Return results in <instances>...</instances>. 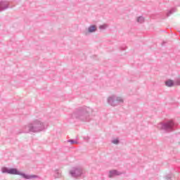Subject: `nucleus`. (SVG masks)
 <instances>
[{
	"label": "nucleus",
	"mask_w": 180,
	"mask_h": 180,
	"mask_svg": "<svg viewBox=\"0 0 180 180\" xmlns=\"http://www.w3.org/2000/svg\"><path fill=\"white\" fill-rule=\"evenodd\" d=\"M7 171H9L8 169H6V168H3L2 169V172L5 173V172H8Z\"/></svg>",
	"instance_id": "8"
},
{
	"label": "nucleus",
	"mask_w": 180,
	"mask_h": 180,
	"mask_svg": "<svg viewBox=\"0 0 180 180\" xmlns=\"http://www.w3.org/2000/svg\"><path fill=\"white\" fill-rule=\"evenodd\" d=\"M115 175H120V173L116 170H112L110 172L109 177L110 178H113V176H115Z\"/></svg>",
	"instance_id": "2"
},
{
	"label": "nucleus",
	"mask_w": 180,
	"mask_h": 180,
	"mask_svg": "<svg viewBox=\"0 0 180 180\" xmlns=\"http://www.w3.org/2000/svg\"><path fill=\"white\" fill-rule=\"evenodd\" d=\"M105 25H101L99 27V29H105Z\"/></svg>",
	"instance_id": "9"
},
{
	"label": "nucleus",
	"mask_w": 180,
	"mask_h": 180,
	"mask_svg": "<svg viewBox=\"0 0 180 180\" xmlns=\"http://www.w3.org/2000/svg\"><path fill=\"white\" fill-rule=\"evenodd\" d=\"M75 143L72 142V144H75Z\"/></svg>",
	"instance_id": "11"
},
{
	"label": "nucleus",
	"mask_w": 180,
	"mask_h": 180,
	"mask_svg": "<svg viewBox=\"0 0 180 180\" xmlns=\"http://www.w3.org/2000/svg\"><path fill=\"white\" fill-rule=\"evenodd\" d=\"M7 174H11L13 175H22L23 178H25V179H30V178H32V176L20 174V172H19V171H18L16 169H10L7 170Z\"/></svg>",
	"instance_id": "1"
},
{
	"label": "nucleus",
	"mask_w": 180,
	"mask_h": 180,
	"mask_svg": "<svg viewBox=\"0 0 180 180\" xmlns=\"http://www.w3.org/2000/svg\"><path fill=\"white\" fill-rule=\"evenodd\" d=\"M113 144H119V139H116L112 141Z\"/></svg>",
	"instance_id": "7"
},
{
	"label": "nucleus",
	"mask_w": 180,
	"mask_h": 180,
	"mask_svg": "<svg viewBox=\"0 0 180 180\" xmlns=\"http://www.w3.org/2000/svg\"><path fill=\"white\" fill-rule=\"evenodd\" d=\"M138 22H139L140 23H143V22H144V18L143 17H139L138 19H137Z\"/></svg>",
	"instance_id": "6"
},
{
	"label": "nucleus",
	"mask_w": 180,
	"mask_h": 180,
	"mask_svg": "<svg viewBox=\"0 0 180 180\" xmlns=\"http://www.w3.org/2000/svg\"><path fill=\"white\" fill-rule=\"evenodd\" d=\"M172 126V122L170 123L169 127H171Z\"/></svg>",
	"instance_id": "10"
},
{
	"label": "nucleus",
	"mask_w": 180,
	"mask_h": 180,
	"mask_svg": "<svg viewBox=\"0 0 180 180\" xmlns=\"http://www.w3.org/2000/svg\"><path fill=\"white\" fill-rule=\"evenodd\" d=\"M165 84L167 86H174V82L172 80H167L165 82Z\"/></svg>",
	"instance_id": "4"
},
{
	"label": "nucleus",
	"mask_w": 180,
	"mask_h": 180,
	"mask_svg": "<svg viewBox=\"0 0 180 180\" xmlns=\"http://www.w3.org/2000/svg\"><path fill=\"white\" fill-rule=\"evenodd\" d=\"M75 174L76 176H79V175H81V170H78V169L75 170Z\"/></svg>",
	"instance_id": "5"
},
{
	"label": "nucleus",
	"mask_w": 180,
	"mask_h": 180,
	"mask_svg": "<svg viewBox=\"0 0 180 180\" xmlns=\"http://www.w3.org/2000/svg\"><path fill=\"white\" fill-rule=\"evenodd\" d=\"M96 31V26L95 25H91L89 27V32L90 33H94V32Z\"/></svg>",
	"instance_id": "3"
}]
</instances>
